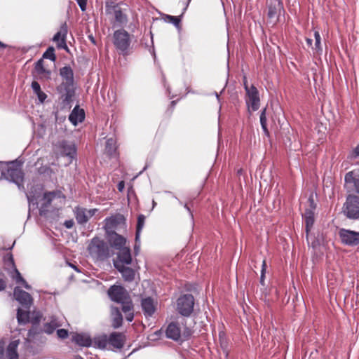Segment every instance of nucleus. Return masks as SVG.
I'll list each match as a JSON object with an SVG mask.
<instances>
[{"mask_svg":"<svg viewBox=\"0 0 359 359\" xmlns=\"http://www.w3.org/2000/svg\"><path fill=\"white\" fill-rule=\"evenodd\" d=\"M32 88L33 91L34 92V93H36V94L41 90V86L37 81H33L32 83Z\"/></svg>","mask_w":359,"mask_h":359,"instance_id":"46","label":"nucleus"},{"mask_svg":"<svg viewBox=\"0 0 359 359\" xmlns=\"http://www.w3.org/2000/svg\"><path fill=\"white\" fill-rule=\"evenodd\" d=\"M60 148L62 155L73 158L76 154V148L74 144L69 143L67 141H62L60 142Z\"/></svg>","mask_w":359,"mask_h":359,"instance_id":"25","label":"nucleus"},{"mask_svg":"<svg viewBox=\"0 0 359 359\" xmlns=\"http://www.w3.org/2000/svg\"><path fill=\"white\" fill-rule=\"evenodd\" d=\"M107 293L109 298L117 303L123 302L129 297L127 290L123 287L118 285H114L111 286L109 288Z\"/></svg>","mask_w":359,"mask_h":359,"instance_id":"15","label":"nucleus"},{"mask_svg":"<svg viewBox=\"0 0 359 359\" xmlns=\"http://www.w3.org/2000/svg\"><path fill=\"white\" fill-rule=\"evenodd\" d=\"M87 1L88 0H76V2L82 11H85L86 9Z\"/></svg>","mask_w":359,"mask_h":359,"instance_id":"47","label":"nucleus"},{"mask_svg":"<svg viewBox=\"0 0 359 359\" xmlns=\"http://www.w3.org/2000/svg\"><path fill=\"white\" fill-rule=\"evenodd\" d=\"M57 337H68V331L65 329H57Z\"/></svg>","mask_w":359,"mask_h":359,"instance_id":"48","label":"nucleus"},{"mask_svg":"<svg viewBox=\"0 0 359 359\" xmlns=\"http://www.w3.org/2000/svg\"><path fill=\"white\" fill-rule=\"evenodd\" d=\"M36 95L38 97V99L40 100L41 102H43V101L46 99L47 95L42 92L41 90L36 93Z\"/></svg>","mask_w":359,"mask_h":359,"instance_id":"49","label":"nucleus"},{"mask_svg":"<svg viewBox=\"0 0 359 359\" xmlns=\"http://www.w3.org/2000/svg\"><path fill=\"white\" fill-rule=\"evenodd\" d=\"M245 102L248 109L253 111H257L259 107V96L257 88L252 85L250 89H247Z\"/></svg>","mask_w":359,"mask_h":359,"instance_id":"14","label":"nucleus"},{"mask_svg":"<svg viewBox=\"0 0 359 359\" xmlns=\"http://www.w3.org/2000/svg\"><path fill=\"white\" fill-rule=\"evenodd\" d=\"M194 298L192 294H187L177 300V310L184 316H189L194 310Z\"/></svg>","mask_w":359,"mask_h":359,"instance_id":"8","label":"nucleus"},{"mask_svg":"<svg viewBox=\"0 0 359 359\" xmlns=\"http://www.w3.org/2000/svg\"><path fill=\"white\" fill-rule=\"evenodd\" d=\"M118 303L121 304V310L124 314L133 311V306L130 297L128 299H126L123 302H119Z\"/></svg>","mask_w":359,"mask_h":359,"instance_id":"34","label":"nucleus"},{"mask_svg":"<svg viewBox=\"0 0 359 359\" xmlns=\"http://www.w3.org/2000/svg\"><path fill=\"white\" fill-rule=\"evenodd\" d=\"M84 118L85 112L83 109H79V106H76L69 116V120L74 126L82 122Z\"/></svg>","mask_w":359,"mask_h":359,"instance_id":"24","label":"nucleus"},{"mask_svg":"<svg viewBox=\"0 0 359 359\" xmlns=\"http://www.w3.org/2000/svg\"><path fill=\"white\" fill-rule=\"evenodd\" d=\"M111 316L113 318V325L115 327H118L119 326H121L123 321V316L118 308H111Z\"/></svg>","mask_w":359,"mask_h":359,"instance_id":"30","label":"nucleus"},{"mask_svg":"<svg viewBox=\"0 0 359 359\" xmlns=\"http://www.w3.org/2000/svg\"><path fill=\"white\" fill-rule=\"evenodd\" d=\"M222 328H223V325H219V334H218L219 337H224L225 336V333L223 331Z\"/></svg>","mask_w":359,"mask_h":359,"instance_id":"55","label":"nucleus"},{"mask_svg":"<svg viewBox=\"0 0 359 359\" xmlns=\"http://www.w3.org/2000/svg\"><path fill=\"white\" fill-rule=\"evenodd\" d=\"M116 259L114 261L115 268L121 267L125 265H129L132 262L130 250L128 247L118 250Z\"/></svg>","mask_w":359,"mask_h":359,"instance_id":"17","label":"nucleus"},{"mask_svg":"<svg viewBox=\"0 0 359 359\" xmlns=\"http://www.w3.org/2000/svg\"><path fill=\"white\" fill-rule=\"evenodd\" d=\"M105 10L107 14L113 15L114 16L117 25L123 26L128 22L127 15L119 4L114 1L107 2L106 4Z\"/></svg>","mask_w":359,"mask_h":359,"instance_id":"6","label":"nucleus"},{"mask_svg":"<svg viewBox=\"0 0 359 359\" xmlns=\"http://www.w3.org/2000/svg\"><path fill=\"white\" fill-rule=\"evenodd\" d=\"M266 262L264 260L262 262V268L261 271V277H260V283L264 285V277L266 272Z\"/></svg>","mask_w":359,"mask_h":359,"instance_id":"42","label":"nucleus"},{"mask_svg":"<svg viewBox=\"0 0 359 359\" xmlns=\"http://www.w3.org/2000/svg\"><path fill=\"white\" fill-rule=\"evenodd\" d=\"M314 38H315V46L313 47V49L318 53H320L323 50L321 46V37L318 31H315L314 32Z\"/></svg>","mask_w":359,"mask_h":359,"instance_id":"37","label":"nucleus"},{"mask_svg":"<svg viewBox=\"0 0 359 359\" xmlns=\"http://www.w3.org/2000/svg\"><path fill=\"white\" fill-rule=\"evenodd\" d=\"M226 339L227 338H219V343L221 347L223 348L224 352L226 353V356L228 355V351H226Z\"/></svg>","mask_w":359,"mask_h":359,"instance_id":"45","label":"nucleus"},{"mask_svg":"<svg viewBox=\"0 0 359 359\" xmlns=\"http://www.w3.org/2000/svg\"><path fill=\"white\" fill-rule=\"evenodd\" d=\"M35 69L39 74H43L45 72L46 70L43 67L42 60H40L36 62Z\"/></svg>","mask_w":359,"mask_h":359,"instance_id":"41","label":"nucleus"},{"mask_svg":"<svg viewBox=\"0 0 359 359\" xmlns=\"http://www.w3.org/2000/svg\"><path fill=\"white\" fill-rule=\"evenodd\" d=\"M4 261L7 267H12L13 269L15 268L13 255L11 253H8L4 257Z\"/></svg>","mask_w":359,"mask_h":359,"instance_id":"39","label":"nucleus"},{"mask_svg":"<svg viewBox=\"0 0 359 359\" xmlns=\"http://www.w3.org/2000/svg\"><path fill=\"white\" fill-rule=\"evenodd\" d=\"M60 74L63 79L62 83L57 88L61 94V100L64 108H71L75 94L74 86V73L70 67L65 66L60 69Z\"/></svg>","mask_w":359,"mask_h":359,"instance_id":"1","label":"nucleus"},{"mask_svg":"<svg viewBox=\"0 0 359 359\" xmlns=\"http://www.w3.org/2000/svg\"><path fill=\"white\" fill-rule=\"evenodd\" d=\"M108 241L111 245L116 250H121L126 248V238L123 236L115 232L106 233Z\"/></svg>","mask_w":359,"mask_h":359,"instance_id":"21","label":"nucleus"},{"mask_svg":"<svg viewBox=\"0 0 359 359\" xmlns=\"http://www.w3.org/2000/svg\"><path fill=\"white\" fill-rule=\"evenodd\" d=\"M166 18L169 22L173 24L175 27H178L180 26V19L178 17L167 15Z\"/></svg>","mask_w":359,"mask_h":359,"instance_id":"40","label":"nucleus"},{"mask_svg":"<svg viewBox=\"0 0 359 359\" xmlns=\"http://www.w3.org/2000/svg\"><path fill=\"white\" fill-rule=\"evenodd\" d=\"M116 269L121 273L124 280L131 282L134 280L135 273L133 269L126 266L116 267Z\"/></svg>","mask_w":359,"mask_h":359,"instance_id":"27","label":"nucleus"},{"mask_svg":"<svg viewBox=\"0 0 359 359\" xmlns=\"http://www.w3.org/2000/svg\"><path fill=\"white\" fill-rule=\"evenodd\" d=\"M191 1V0H189V1H188V2L186 4V6H185V8H184V11H183L182 14H183V13H184V11L187 10V7H188V6H189V1Z\"/></svg>","mask_w":359,"mask_h":359,"instance_id":"61","label":"nucleus"},{"mask_svg":"<svg viewBox=\"0 0 359 359\" xmlns=\"http://www.w3.org/2000/svg\"><path fill=\"white\" fill-rule=\"evenodd\" d=\"M72 341L76 345L81 347H89L95 344V340L93 341L92 338H72Z\"/></svg>","mask_w":359,"mask_h":359,"instance_id":"32","label":"nucleus"},{"mask_svg":"<svg viewBox=\"0 0 359 359\" xmlns=\"http://www.w3.org/2000/svg\"><path fill=\"white\" fill-rule=\"evenodd\" d=\"M43 57L46 59H49L51 61H55L56 59L55 55V49L53 47H49L45 53L43 54Z\"/></svg>","mask_w":359,"mask_h":359,"instance_id":"38","label":"nucleus"},{"mask_svg":"<svg viewBox=\"0 0 359 359\" xmlns=\"http://www.w3.org/2000/svg\"><path fill=\"white\" fill-rule=\"evenodd\" d=\"M125 317H126V319L128 322H131L133 320V318H134V315H133V311H130V312H128L127 313H125Z\"/></svg>","mask_w":359,"mask_h":359,"instance_id":"50","label":"nucleus"},{"mask_svg":"<svg viewBox=\"0 0 359 359\" xmlns=\"http://www.w3.org/2000/svg\"><path fill=\"white\" fill-rule=\"evenodd\" d=\"M281 8L282 3L279 0H276L274 5L271 4L269 6V17L273 18L276 15L278 9H280Z\"/></svg>","mask_w":359,"mask_h":359,"instance_id":"33","label":"nucleus"},{"mask_svg":"<svg viewBox=\"0 0 359 359\" xmlns=\"http://www.w3.org/2000/svg\"><path fill=\"white\" fill-rule=\"evenodd\" d=\"M310 203L311 209H306L304 213L305 223H306V231L308 233L310 229L313 226L314 223V213L313 210L316 208V204L312 197H310L308 200Z\"/></svg>","mask_w":359,"mask_h":359,"instance_id":"22","label":"nucleus"},{"mask_svg":"<svg viewBox=\"0 0 359 359\" xmlns=\"http://www.w3.org/2000/svg\"><path fill=\"white\" fill-rule=\"evenodd\" d=\"M13 296L22 306L27 309H29L33 302L32 296L27 292L22 290L19 287H15L13 291Z\"/></svg>","mask_w":359,"mask_h":359,"instance_id":"16","label":"nucleus"},{"mask_svg":"<svg viewBox=\"0 0 359 359\" xmlns=\"http://www.w3.org/2000/svg\"><path fill=\"white\" fill-rule=\"evenodd\" d=\"M144 222H145V217L143 215H140L137 218L136 233H135V235H137V240H138L140 237V233H141L142 229L144 227Z\"/></svg>","mask_w":359,"mask_h":359,"instance_id":"35","label":"nucleus"},{"mask_svg":"<svg viewBox=\"0 0 359 359\" xmlns=\"http://www.w3.org/2000/svg\"><path fill=\"white\" fill-rule=\"evenodd\" d=\"M42 316L40 312L36 311L32 313V317L30 318V313L28 311H25L21 309H18L17 319L19 324L25 325L31 322L33 325H37L40 323Z\"/></svg>","mask_w":359,"mask_h":359,"instance_id":"13","label":"nucleus"},{"mask_svg":"<svg viewBox=\"0 0 359 359\" xmlns=\"http://www.w3.org/2000/svg\"><path fill=\"white\" fill-rule=\"evenodd\" d=\"M88 251L90 255L97 260H104L110 256V249L108 244L98 237L91 239Z\"/></svg>","mask_w":359,"mask_h":359,"instance_id":"3","label":"nucleus"},{"mask_svg":"<svg viewBox=\"0 0 359 359\" xmlns=\"http://www.w3.org/2000/svg\"><path fill=\"white\" fill-rule=\"evenodd\" d=\"M344 213L350 219L359 217V198L354 195H348L344 205Z\"/></svg>","mask_w":359,"mask_h":359,"instance_id":"10","label":"nucleus"},{"mask_svg":"<svg viewBox=\"0 0 359 359\" xmlns=\"http://www.w3.org/2000/svg\"><path fill=\"white\" fill-rule=\"evenodd\" d=\"M350 157L353 158L359 157V144L353 149L350 154Z\"/></svg>","mask_w":359,"mask_h":359,"instance_id":"44","label":"nucleus"},{"mask_svg":"<svg viewBox=\"0 0 359 359\" xmlns=\"http://www.w3.org/2000/svg\"><path fill=\"white\" fill-rule=\"evenodd\" d=\"M97 209L87 210L83 208L76 207L74 212L77 222L80 224H84L94 215Z\"/></svg>","mask_w":359,"mask_h":359,"instance_id":"18","label":"nucleus"},{"mask_svg":"<svg viewBox=\"0 0 359 359\" xmlns=\"http://www.w3.org/2000/svg\"><path fill=\"white\" fill-rule=\"evenodd\" d=\"M10 164L11 165L8 166L6 170H1V177L17 184L20 189L23 187L22 183L24 173L21 168L16 165L14 162H11Z\"/></svg>","mask_w":359,"mask_h":359,"instance_id":"5","label":"nucleus"},{"mask_svg":"<svg viewBox=\"0 0 359 359\" xmlns=\"http://www.w3.org/2000/svg\"><path fill=\"white\" fill-rule=\"evenodd\" d=\"M218 102H220L219 95L217 93H215Z\"/></svg>","mask_w":359,"mask_h":359,"instance_id":"62","label":"nucleus"},{"mask_svg":"<svg viewBox=\"0 0 359 359\" xmlns=\"http://www.w3.org/2000/svg\"><path fill=\"white\" fill-rule=\"evenodd\" d=\"M73 225H74V222L72 220H67L65 222V226L67 229H71L73 226Z\"/></svg>","mask_w":359,"mask_h":359,"instance_id":"52","label":"nucleus"},{"mask_svg":"<svg viewBox=\"0 0 359 359\" xmlns=\"http://www.w3.org/2000/svg\"><path fill=\"white\" fill-rule=\"evenodd\" d=\"M339 236L343 244L348 246H355L359 244V232L341 229Z\"/></svg>","mask_w":359,"mask_h":359,"instance_id":"12","label":"nucleus"},{"mask_svg":"<svg viewBox=\"0 0 359 359\" xmlns=\"http://www.w3.org/2000/svg\"><path fill=\"white\" fill-rule=\"evenodd\" d=\"M6 45H5L4 43H3L0 41V48H6Z\"/></svg>","mask_w":359,"mask_h":359,"instance_id":"63","label":"nucleus"},{"mask_svg":"<svg viewBox=\"0 0 359 359\" xmlns=\"http://www.w3.org/2000/svg\"><path fill=\"white\" fill-rule=\"evenodd\" d=\"M19 344V341H13L9 344L6 350V356L8 359H18V353L17 348Z\"/></svg>","mask_w":359,"mask_h":359,"instance_id":"28","label":"nucleus"},{"mask_svg":"<svg viewBox=\"0 0 359 359\" xmlns=\"http://www.w3.org/2000/svg\"><path fill=\"white\" fill-rule=\"evenodd\" d=\"M306 43H307V45L309 46H312V43H313V40L312 39L307 38L306 39Z\"/></svg>","mask_w":359,"mask_h":359,"instance_id":"57","label":"nucleus"},{"mask_svg":"<svg viewBox=\"0 0 359 359\" xmlns=\"http://www.w3.org/2000/svg\"><path fill=\"white\" fill-rule=\"evenodd\" d=\"M95 345L101 349L116 351L120 350L124 344L125 338H94Z\"/></svg>","mask_w":359,"mask_h":359,"instance_id":"7","label":"nucleus"},{"mask_svg":"<svg viewBox=\"0 0 359 359\" xmlns=\"http://www.w3.org/2000/svg\"><path fill=\"white\" fill-rule=\"evenodd\" d=\"M125 222L124 217L121 215H116L107 217L104 219V228L106 233L115 232L114 229Z\"/></svg>","mask_w":359,"mask_h":359,"instance_id":"19","label":"nucleus"},{"mask_svg":"<svg viewBox=\"0 0 359 359\" xmlns=\"http://www.w3.org/2000/svg\"><path fill=\"white\" fill-rule=\"evenodd\" d=\"M118 189L119 191H122L124 189L125 187V183L123 181H121L118 184Z\"/></svg>","mask_w":359,"mask_h":359,"instance_id":"53","label":"nucleus"},{"mask_svg":"<svg viewBox=\"0 0 359 359\" xmlns=\"http://www.w3.org/2000/svg\"><path fill=\"white\" fill-rule=\"evenodd\" d=\"M4 342L3 341H0V358L4 359Z\"/></svg>","mask_w":359,"mask_h":359,"instance_id":"51","label":"nucleus"},{"mask_svg":"<svg viewBox=\"0 0 359 359\" xmlns=\"http://www.w3.org/2000/svg\"><path fill=\"white\" fill-rule=\"evenodd\" d=\"M27 339V344H30V343H36L35 341H34L33 340H32V339L30 338H26ZM35 338H32V339H34Z\"/></svg>","mask_w":359,"mask_h":359,"instance_id":"59","label":"nucleus"},{"mask_svg":"<svg viewBox=\"0 0 359 359\" xmlns=\"http://www.w3.org/2000/svg\"><path fill=\"white\" fill-rule=\"evenodd\" d=\"M116 142L114 139L109 138L106 141L105 151L109 156H116Z\"/></svg>","mask_w":359,"mask_h":359,"instance_id":"29","label":"nucleus"},{"mask_svg":"<svg viewBox=\"0 0 359 359\" xmlns=\"http://www.w3.org/2000/svg\"><path fill=\"white\" fill-rule=\"evenodd\" d=\"M6 287V282L2 278H0V291L4 290Z\"/></svg>","mask_w":359,"mask_h":359,"instance_id":"54","label":"nucleus"},{"mask_svg":"<svg viewBox=\"0 0 359 359\" xmlns=\"http://www.w3.org/2000/svg\"><path fill=\"white\" fill-rule=\"evenodd\" d=\"M259 118H260V123H261V126H262V128L264 134L266 135H269V132L268 130L267 125H266V108H264L261 111Z\"/></svg>","mask_w":359,"mask_h":359,"instance_id":"36","label":"nucleus"},{"mask_svg":"<svg viewBox=\"0 0 359 359\" xmlns=\"http://www.w3.org/2000/svg\"><path fill=\"white\" fill-rule=\"evenodd\" d=\"M62 325L58 318L55 316H50L44 323L43 332L46 334H52L54 331Z\"/></svg>","mask_w":359,"mask_h":359,"instance_id":"23","label":"nucleus"},{"mask_svg":"<svg viewBox=\"0 0 359 359\" xmlns=\"http://www.w3.org/2000/svg\"><path fill=\"white\" fill-rule=\"evenodd\" d=\"M174 340H175L177 342H180V343H182L183 341V340L182 339V338H178V337H176V338H172Z\"/></svg>","mask_w":359,"mask_h":359,"instance_id":"60","label":"nucleus"},{"mask_svg":"<svg viewBox=\"0 0 359 359\" xmlns=\"http://www.w3.org/2000/svg\"><path fill=\"white\" fill-rule=\"evenodd\" d=\"M243 85H244V88L245 90V92L247 93V89H250V86H248V81L245 77H244Z\"/></svg>","mask_w":359,"mask_h":359,"instance_id":"56","label":"nucleus"},{"mask_svg":"<svg viewBox=\"0 0 359 359\" xmlns=\"http://www.w3.org/2000/svg\"><path fill=\"white\" fill-rule=\"evenodd\" d=\"M114 43L118 50L125 54L130 44V34L124 29L115 31L114 33Z\"/></svg>","mask_w":359,"mask_h":359,"instance_id":"9","label":"nucleus"},{"mask_svg":"<svg viewBox=\"0 0 359 359\" xmlns=\"http://www.w3.org/2000/svg\"><path fill=\"white\" fill-rule=\"evenodd\" d=\"M142 308L147 316H151L155 311V306L153 299L147 297L142 299Z\"/></svg>","mask_w":359,"mask_h":359,"instance_id":"26","label":"nucleus"},{"mask_svg":"<svg viewBox=\"0 0 359 359\" xmlns=\"http://www.w3.org/2000/svg\"><path fill=\"white\" fill-rule=\"evenodd\" d=\"M74 359H83L81 356L78 355Z\"/></svg>","mask_w":359,"mask_h":359,"instance_id":"64","label":"nucleus"},{"mask_svg":"<svg viewBox=\"0 0 359 359\" xmlns=\"http://www.w3.org/2000/svg\"><path fill=\"white\" fill-rule=\"evenodd\" d=\"M109 337H121V336H120V334H118V333L112 332L110 334V335Z\"/></svg>","mask_w":359,"mask_h":359,"instance_id":"58","label":"nucleus"},{"mask_svg":"<svg viewBox=\"0 0 359 359\" xmlns=\"http://www.w3.org/2000/svg\"><path fill=\"white\" fill-rule=\"evenodd\" d=\"M68 32V27L66 22L63 23L60 28V30L54 35L53 41L57 43L59 48L67 49L66 44V37Z\"/></svg>","mask_w":359,"mask_h":359,"instance_id":"20","label":"nucleus"},{"mask_svg":"<svg viewBox=\"0 0 359 359\" xmlns=\"http://www.w3.org/2000/svg\"><path fill=\"white\" fill-rule=\"evenodd\" d=\"M140 250V238L137 240V235H135V242L134 245V252L137 255Z\"/></svg>","mask_w":359,"mask_h":359,"instance_id":"43","label":"nucleus"},{"mask_svg":"<svg viewBox=\"0 0 359 359\" xmlns=\"http://www.w3.org/2000/svg\"><path fill=\"white\" fill-rule=\"evenodd\" d=\"M191 321L184 318L178 322L170 323L166 329V337H191L194 331L191 327Z\"/></svg>","mask_w":359,"mask_h":359,"instance_id":"4","label":"nucleus"},{"mask_svg":"<svg viewBox=\"0 0 359 359\" xmlns=\"http://www.w3.org/2000/svg\"><path fill=\"white\" fill-rule=\"evenodd\" d=\"M60 196V193L57 191H50L44 193L43 197L39 202L34 195L30 193L27 194V200L29 202V208L32 207L39 208V214L41 216L46 215V212L48 211V208L51 202L56 198Z\"/></svg>","mask_w":359,"mask_h":359,"instance_id":"2","label":"nucleus"},{"mask_svg":"<svg viewBox=\"0 0 359 359\" xmlns=\"http://www.w3.org/2000/svg\"><path fill=\"white\" fill-rule=\"evenodd\" d=\"M344 180L345 188L348 191H355L359 194V168L347 172Z\"/></svg>","mask_w":359,"mask_h":359,"instance_id":"11","label":"nucleus"},{"mask_svg":"<svg viewBox=\"0 0 359 359\" xmlns=\"http://www.w3.org/2000/svg\"><path fill=\"white\" fill-rule=\"evenodd\" d=\"M12 278L15 280L16 283L22 284L27 290H31V286L25 281V280L22 278L20 273L16 268L13 269V274L12 275Z\"/></svg>","mask_w":359,"mask_h":359,"instance_id":"31","label":"nucleus"}]
</instances>
